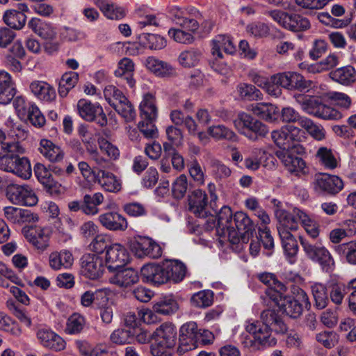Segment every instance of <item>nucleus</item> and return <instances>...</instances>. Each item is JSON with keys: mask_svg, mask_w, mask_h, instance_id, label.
<instances>
[{"mask_svg": "<svg viewBox=\"0 0 356 356\" xmlns=\"http://www.w3.org/2000/svg\"><path fill=\"white\" fill-rule=\"evenodd\" d=\"M213 227L220 235L227 234L233 244L241 240L246 243L255 231L254 223L246 213L236 211L233 214L230 207L227 206L220 210Z\"/></svg>", "mask_w": 356, "mask_h": 356, "instance_id": "1", "label": "nucleus"}, {"mask_svg": "<svg viewBox=\"0 0 356 356\" xmlns=\"http://www.w3.org/2000/svg\"><path fill=\"white\" fill-rule=\"evenodd\" d=\"M233 123L238 133L251 140L264 137L268 132L264 124L245 112L239 113Z\"/></svg>", "mask_w": 356, "mask_h": 356, "instance_id": "2", "label": "nucleus"}, {"mask_svg": "<svg viewBox=\"0 0 356 356\" xmlns=\"http://www.w3.org/2000/svg\"><path fill=\"white\" fill-rule=\"evenodd\" d=\"M265 14L278 25L291 31H302L310 28L309 19L299 14L289 13L279 9L268 10Z\"/></svg>", "mask_w": 356, "mask_h": 356, "instance_id": "3", "label": "nucleus"}, {"mask_svg": "<svg viewBox=\"0 0 356 356\" xmlns=\"http://www.w3.org/2000/svg\"><path fill=\"white\" fill-rule=\"evenodd\" d=\"M300 244L308 259L318 263L323 270L331 272L335 267V261L330 251L321 244H312L300 236Z\"/></svg>", "mask_w": 356, "mask_h": 356, "instance_id": "4", "label": "nucleus"}, {"mask_svg": "<svg viewBox=\"0 0 356 356\" xmlns=\"http://www.w3.org/2000/svg\"><path fill=\"white\" fill-rule=\"evenodd\" d=\"M277 229L284 254L290 264H294L298 252V244L292 234L299 229L295 221L288 222L282 225H277Z\"/></svg>", "mask_w": 356, "mask_h": 356, "instance_id": "5", "label": "nucleus"}, {"mask_svg": "<svg viewBox=\"0 0 356 356\" xmlns=\"http://www.w3.org/2000/svg\"><path fill=\"white\" fill-rule=\"evenodd\" d=\"M6 196L12 204L15 205L33 207L38 202L35 191L26 184H8L6 188Z\"/></svg>", "mask_w": 356, "mask_h": 356, "instance_id": "6", "label": "nucleus"}, {"mask_svg": "<svg viewBox=\"0 0 356 356\" xmlns=\"http://www.w3.org/2000/svg\"><path fill=\"white\" fill-rule=\"evenodd\" d=\"M266 297L276 305L283 313L291 318H298L302 312V305L290 296H282L277 290L269 289L266 292Z\"/></svg>", "mask_w": 356, "mask_h": 356, "instance_id": "7", "label": "nucleus"}, {"mask_svg": "<svg viewBox=\"0 0 356 356\" xmlns=\"http://www.w3.org/2000/svg\"><path fill=\"white\" fill-rule=\"evenodd\" d=\"M104 269L105 262L97 254H86L81 259V274L88 279L95 280L100 278Z\"/></svg>", "mask_w": 356, "mask_h": 356, "instance_id": "8", "label": "nucleus"}, {"mask_svg": "<svg viewBox=\"0 0 356 356\" xmlns=\"http://www.w3.org/2000/svg\"><path fill=\"white\" fill-rule=\"evenodd\" d=\"M312 186L314 190L318 193L335 195L343 188V182L337 175L324 173L315 176Z\"/></svg>", "mask_w": 356, "mask_h": 356, "instance_id": "9", "label": "nucleus"}, {"mask_svg": "<svg viewBox=\"0 0 356 356\" xmlns=\"http://www.w3.org/2000/svg\"><path fill=\"white\" fill-rule=\"evenodd\" d=\"M131 250L137 257L159 258L162 254L160 245L148 237H140L131 245Z\"/></svg>", "mask_w": 356, "mask_h": 356, "instance_id": "10", "label": "nucleus"}, {"mask_svg": "<svg viewBox=\"0 0 356 356\" xmlns=\"http://www.w3.org/2000/svg\"><path fill=\"white\" fill-rule=\"evenodd\" d=\"M129 261V254L124 246L120 243H113L106 250L105 261L109 271L121 268Z\"/></svg>", "mask_w": 356, "mask_h": 356, "instance_id": "11", "label": "nucleus"}, {"mask_svg": "<svg viewBox=\"0 0 356 356\" xmlns=\"http://www.w3.org/2000/svg\"><path fill=\"white\" fill-rule=\"evenodd\" d=\"M36 338L42 347L49 350L61 351L66 347L65 341L48 327L39 328L36 331Z\"/></svg>", "mask_w": 356, "mask_h": 356, "instance_id": "12", "label": "nucleus"}, {"mask_svg": "<svg viewBox=\"0 0 356 356\" xmlns=\"http://www.w3.org/2000/svg\"><path fill=\"white\" fill-rule=\"evenodd\" d=\"M145 65L148 71L159 78L170 79L177 76V70L174 66L154 56L147 57L145 60Z\"/></svg>", "mask_w": 356, "mask_h": 356, "instance_id": "13", "label": "nucleus"}, {"mask_svg": "<svg viewBox=\"0 0 356 356\" xmlns=\"http://www.w3.org/2000/svg\"><path fill=\"white\" fill-rule=\"evenodd\" d=\"M245 330L248 333L252 334L254 340L261 345L273 346L276 343L275 339L271 337L272 329L258 321H248Z\"/></svg>", "mask_w": 356, "mask_h": 356, "instance_id": "14", "label": "nucleus"}, {"mask_svg": "<svg viewBox=\"0 0 356 356\" xmlns=\"http://www.w3.org/2000/svg\"><path fill=\"white\" fill-rule=\"evenodd\" d=\"M1 170L12 172L19 177L28 179L31 177L32 170L30 161L26 157H19L18 154L6 163L1 164Z\"/></svg>", "mask_w": 356, "mask_h": 356, "instance_id": "15", "label": "nucleus"}, {"mask_svg": "<svg viewBox=\"0 0 356 356\" xmlns=\"http://www.w3.org/2000/svg\"><path fill=\"white\" fill-rule=\"evenodd\" d=\"M297 225L300 222L307 234L312 238L319 235V227L312 216L304 209L294 207L291 211V216Z\"/></svg>", "mask_w": 356, "mask_h": 356, "instance_id": "16", "label": "nucleus"}, {"mask_svg": "<svg viewBox=\"0 0 356 356\" xmlns=\"http://www.w3.org/2000/svg\"><path fill=\"white\" fill-rule=\"evenodd\" d=\"M27 241L38 250L43 252L49 245L50 231L48 228L35 227L23 229Z\"/></svg>", "mask_w": 356, "mask_h": 356, "instance_id": "17", "label": "nucleus"}, {"mask_svg": "<svg viewBox=\"0 0 356 356\" xmlns=\"http://www.w3.org/2000/svg\"><path fill=\"white\" fill-rule=\"evenodd\" d=\"M282 88L288 90H298L299 91H308L312 87V81L305 79L302 75L295 72H286L280 73Z\"/></svg>", "mask_w": 356, "mask_h": 356, "instance_id": "18", "label": "nucleus"}, {"mask_svg": "<svg viewBox=\"0 0 356 356\" xmlns=\"http://www.w3.org/2000/svg\"><path fill=\"white\" fill-rule=\"evenodd\" d=\"M142 277L156 285L165 284L168 281L165 262L161 264H149L144 265L140 270Z\"/></svg>", "mask_w": 356, "mask_h": 356, "instance_id": "19", "label": "nucleus"}, {"mask_svg": "<svg viewBox=\"0 0 356 356\" xmlns=\"http://www.w3.org/2000/svg\"><path fill=\"white\" fill-rule=\"evenodd\" d=\"M3 211L4 217L13 224L21 225L26 222H37L39 219L38 215L28 209L8 206Z\"/></svg>", "mask_w": 356, "mask_h": 356, "instance_id": "20", "label": "nucleus"}, {"mask_svg": "<svg viewBox=\"0 0 356 356\" xmlns=\"http://www.w3.org/2000/svg\"><path fill=\"white\" fill-rule=\"evenodd\" d=\"M290 152L277 151L276 155L289 172L296 175L305 174L307 172V168L304 160L300 157L293 156Z\"/></svg>", "mask_w": 356, "mask_h": 356, "instance_id": "21", "label": "nucleus"}, {"mask_svg": "<svg viewBox=\"0 0 356 356\" xmlns=\"http://www.w3.org/2000/svg\"><path fill=\"white\" fill-rule=\"evenodd\" d=\"M101 225L110 231H124L128 227L127 219L120 213L108 211L99 216Z\"/></svg>", "mask_w": 356, "mask_h": 356, "instance_id": "22", "label": "nucleus"}, {"mask_svg": "<svg viewBox=\"0 0 356 356\" xmlns=\"http://www.w3.org/2000/svg\"><path fill=\"white\" fill-rule=\"evenodd\" d=\"M211 54L216 59L222 58V51L228 54H232L236 51L230 36L227 35H218L211 42Z\"/></svg>", "mask_w": 356, "mask_h": 356, "instance_id": "23", "label": "nucleus"}, {"mask_svg": "<svg viewBox=\"0 0 356 356\" xmlns=\"http://www.w3.org/2000/svg\"><path fill=\"white\" fill-rule=\"evenodd\" d=\"M108 278V281L119 287L127 288L138 281V273L132 268H118Z\"/></svg>", "mask_w": 356, "mask_h": 356, "instance_id": "24", "label": "nucleus"}, {"mask_svg": "<svg viewBox=\"0 0 356 356\" xmlns=\"http://www.w3.org/2000/svg\"><path fill=\"white\" fill-rule=\"evenodd\" d=\"M28 27L44 40H52L57 34L56 28L50 23L33 17L28 22Z\"/></svg>", "mask_w": 356, "mask_h": 356, "instance_id": "25", "label": "nucleus"}, {"mask_svg": "<svg viewBox=\"0 0 356 356\" xmlns=\"http://www.w3.org/2000/svg\"><path fill=\"white\" fill-rule=\"evenodd\" d=\"M95 181L108 192L118 193L121 189L120 181L113 173L104 170L97 172Z\"/></svg>", "mask_w": 356, "mask_h": 356, "instance_id": "26", "label": "nucleus"}, {"mask_svg": "<svg viewBox=\"0 0 356 356\" xmlns=\"http://www.w3.org/2000/svg\"><path fill=\"white\" fill-rule=\"evenodd\" d=\"M73 262L72 254L67 250L52 252L49 256V265L55 270H60L63 268H68L72 266Z\"/></svg>", "mask_w": 356, "mask_h": 356, "instance_id": "27", "label": "nucleus"}, {"mask_svg": "<svg viewBox=\"0 0 356 356\" xmlns=\"http://www.w3.org/2000/svg\"><path fill=\"white\" fill-rule=\"evenodd\" d=\"M38 149L41 154L51 162H59L64 158L63 149L47 139L40 140Z\"/></svg>", "mask_w": 356, "mask_h": 356, "instance_id": "28", "label": "nucleus"}, {"mask_svg": "<svg viewBox=\"0 0 356 356\" xmlns=\"http://www.w3.org/2000/svg\"><path fill=\"white\" fill-rule=\"evenodd\" d=\"M150 353L152 356H172L177 341L151 338Z\"/></svg>", "mask_w": 356, "mask_h": 356, "instance_id": "29", "label": "nucleus"}, {"mask_svg": "<svg viewBox=\"0 0 356 356\" xmlns=\"http://www.w3.org/2000/svg\"><path fill=\"white\" fill-rule=\"evenodd\" d=\"M76 110L79 116L83 120L94 121L98 113H102V106L97 104H92L86 99H81L76 104Z\"/></svg>", "mask_w": 356, "mask_h": 356, "instance_id": "30", "label": "nucleus"}, {"mask_svg": "<svg viewBox=\"0 0 356 356\" xmlns=\"http://www.w3.org/2000/svg\"><path fill=\"white\" fill-rule=\"evenodd\" d=\"M30 90L37 98L44 102H51L56 98L55 90L44 81H33L30 84Z\"/></svg>", "mask_w": 356, "mask_h": 356, "instance_id": "31", "label": "nucleus"}, {"mask_svg": "<svg viewBox=\"0 0 356 356\" xmlns=\"http://www.w3.org/2000/svg\"><path fill=\"white\" fill-rule=\"evenodd\" d=\"M190 210L198 217L207 215V196L204 191L195 190L190 198Z\"/></svg>", "mask_w": 356, "mask_h": 356, "instance_id": "32", "label": "nucleus"}, {"mask_svg": "<svg viewBox=\"0 0 356 356\" xmlns=\"http://www.w3.org/2000/svg\"><path fill=\"white\" fill-rule=\"evenodd\" d=\"M170 13L175 23L188 31H195L198 29L199 24L197 20L188 16V13L179 8L176 6L172 8Z\"/></svg>", "mask_w": 356, "mask_h": 356, "instance_id": "33", "label": "nucleus"}, {"mask_svg": "<svg viewBox=\"0 0 356 356\" xmlns=\"http://www.w3.org/2000/svg\"><path fill=\"white\" fill-rule=\"evenodd\" d=\"M85 145L87 153L88 154L91 161H94L98 166L101 168L105 167L108 161L99 152L96 145L95 138L93 134L90 133L87 136L81 139Z\"/></svg>", "mask_w": 356, "mask_h": 356, "instance_id": "34", "label": "nucleus"}, {"mask_svg": "<svg viewBox=\"0 0 356 356\" xmlns=\"http://www.w3.org/2000/svg\"><path fill=\"white\" fill-rule=\"evenodd\" d=\"M165 264L169 282L178 283L184 280L186 273V267L182 262L172 260L165 261Z\"/></svg>", "mask_w": 356, "mask_h": 356, "instance_id": "35", "label": "nucleus"}, {"mask_svg": "<svg viewBox=\"0 0 356 356\" xmlns=\"http://www.w3.org/2000/svg\"><path fill=\"white\" fill-rule=\"evenodd\" d=\"M139 108L141 117L146 120L154 121L157 118L155 98L152 94L147 93L144 95Z\"/></svg>", "mask_w": 356, "mask_h": 356, "instance_id": "36", "label": "nucleus"}, {"mask_svg": "<svg viewBox=\"0 0 356 356\" xmlns=\"http://www.w3.org/2000/svg\"><path fill=\"white\" fill-rule=\"evenodd\" d=\"M134 71V64L133 61L128 58L121 59L118 65L117 69L115 70V75L118 77H123L130 88H133L135 85V81L133 79V73Z\"/></svg>", "mask_w": 356, "mask_h": 356, "instance_id": "37", "label": "nucleus"}, {"mask_svg": "<svg viewBox=\"0 0 356 356\" xmlns=\"http://www.w3.org/2000/svg\"><path fill=\"white\" fill-rule=\"evenodd\" d=\"M262 324L279 332L286 330V325L274 309H266L261 314Z\"/></svg>", "mask_w": 356, "mask_h": 356, "instance_id": "38", "label": "nucleus"}, {"mask_svg": "<svg viewBox=\"0 0 356 356\" xmlns=\"http://www.w3.org/2000/svg\"><path fill=\"white\" fill-rule=\"evenodd\" d=\"M330 76L334 81L348 86L356 81V71L353 67L347 65L332 72Z\"/></svg>", "mask_w": 356, "mask_h": 356, "instance_id": "39", "label": "nucleus"}, {"mask_svg": "<svg viewBox=\"0 0 356 356\" xmlns=\"http://www.w3.org/2000/svg\"><path fill=\"white\" fill-rule=\"evenodd\" d=\"M310 289L316 307L319 309H324L329 302L327 289L325 285L320 282H311Z\"/></svg>", "mask_w": 356, "mask_h": 356, "instance_id": "40", "label": "nucleus"}, {"mask_svg": "<svg viewBox=\"0 0 356 356\" xmlns=\"http://www.w3.org/2000/svg\"><path fill=\"white\" fill-rule=\"evenodd\" d=\"M104 197L100 192L93 195L86 194L83 196L82 211L87 215H95L99 213L97 206L103 203Z\"/></svg>", "mask_w": 356, "mask_h": 356, "instance_id": "41", "label": "nucleus"}, {"mask_svg": "<svg viewBox=\"0 0 356 356\" xmlns=\"http://www.w3.org/2000/svg\"><path fill=\"white\" fill-rule=\"evenodd\" d=\"M334 250L350 265H356V240L339 244Z\"/></svg>", "mask_w": 356, "mask_h": 356, "instance_id": "42", "label": "nucleus"}, {"mask_svg": "<svg viewBox=\"0 0 356 356\" xmlns=\"http://www.w3.org/2000/svg\"><path fill=\"white\" fill-rule=\"evenodd\" d=\"M158 314L170 315L175 313L179 308L177 301L171 296H164L156 301L153 307Z\"/></svg>", "mask_w": 356, "mask_h": 356, "instance_id": "43", "label": "nucleus"}, {"mask_svg": "<svg viewBox=\"0 0 356 356\" xmlns=\"http://www.w3.org/2000/svg\"><path fill=\"white\" fill-rule=\"evenodd\" d=\"M316 158L325 168L333 170L338 165V161L332 150L326 147H321L316 153Z\"/></svg>", "mask_w": 356, "mask_h": 356, "instance_id": "44", "label": "nucleus"}, {"mask_svg": "<svg viewBox=\"0 0 356 356\" xmlns=\"http://www.w3.org/2000/svg\"><path fill=\"white\" fill-rule=\"evenodd\" d=\"M26 19V15L17 13L14 9L6 10L3 15L4 23L9 27L16 30H20L25 26Z\"/></svg>", "mask_w": 356, "mask_h": 356, "instance_id": "45", "label": "nucleus"}, {"mask_svg": "<svg viewBox=\"0 0 356 356\" xmlns=\"http://www.w3.org/2000/svg\"><path fill=\"white\" fill-rule=\"evenodd\" d=\"M151 338L177 341L176 326L170 322L163 323L151 334Z\"/></svg>", "mask_w": 356, "mask_h": 356, "instance_id": "46", "label": "nucleus"}, {"mask_svg": "<svg viewBox=\"0 0 356 356\" xmlns=\"http://www.w3.org/2000/svg\"><path fill=\"white\" fill-rule=\"evenodd\" d=\"M296 102L300 106L302 111L309 115H314L321 104L318 97H311L305 95H297L294 96Z\"/></svg>", "mask_w": 356, "mask_h": 356, "instance_id": "47", "label": "nucleus"}, {"mask_svg": "<svg viewBox=\"0 0 356 356\" xmlns=\"http://www.w3.org/2000/svg\"><path fill=\"white\" fill-rule=\"evenodd\" d=\"M79 74L75 72H69L65 73L60 79L58 85V93L62 97L67 95L78 83Z\"/></svg>", "mask_w": 356, "mask_h": 356, "instance_id": "48", "label": "nucleus"}, {"mask_svg": "<svg viewBox=\"0 0 356 356\" xmlns=\"http://www.w3.org/2000/svg\"><path fill=\"white\" fill-rule=\"evenodd\" d=\"M208 134L216 140H236V134L229 128L223 124L209 126L207 128Z\"/></svg>", "mask_w": 356, "mask_h": 356, "instance_id": "49", "label": "nucleus"}, {"mask_svg": "<svg viewBox=\"0 0 356 356\" xmlns=\"http://www.w3.org/2000/svg\"><path fill=\"white\" fill-rule=\"evenodd\" d=\"M290 145H293V151L298 154L304 152V148L299 144L304 138V131L293 125H286Z\"/></svg>", "mask_w": 356, "mask_h": 356, "instance_id": "50", "label": "nucleus"}, {"mask_svg": "<svg viewBox=\"0 0 356 356\" xmlns=\"http://www.w3.org/2000/svg\"><path fill=\"white\" fill-rule=\"evenodd\" d=\"M288 134L286 126L271 133V138L277 146L281 149L280 151H293V146L289 143Z\"/></svg>", "mask_w": 356, "mask_h": 356, "instance_id": "51", "label": "nucleus"}, {"mask_svg": "<svg viewBox=\"0 0 356 356\" xmlns=\"http://www.w3.org/2000/svg\"><path fill=\"white\" fill-rule=\"evenodd\" d=\"M236 91L239 97L243 99L257 101L262 99V94L253 85L241 83L237 86Z\"/></svg>", "mask_w": 356, "mask_h": 356, "instance_id": "52", "label": "nucleus"}, {"mask_svg": "<svg viewBox=\"0 0 356 356\" xmlns=\"http://www.w3.org/2000/svg\"><path fill=\"white\" fill-rule=\"evenodd\" d=\"M108 291L106 289H102L96 290L92 292L91 291H87L81 296V305L86 307H89L97 300H104L106 301Z\"/></svg>", "mask_w": 356, "mask_h": 356, "instance_id": "53", "label": "nucleus"}, {"mask_svg": "<svg viewBox=\"0 0 356 356\" xmlns=\"http://www.w3.org/2000/svg\"><path fill=\"white\" fill-rule=\"evenodd\" d=\"M213 301V293L211 290H202L194 293L191 302L196 307L205 308L211 306Z\"/></svg>", "mask_w": 356, "mask_h": 356, "instance_id": "54", "label": "nucleus"}, {"mask_svg": "<svg viewBox=\"0 0 356 356\" xmlns=\"http://www.w3.org/2000/svg\"><path fill=\"white\" fill-rule=\"evenodd\" d=\"M201 58V53L195 49H190L182 51L178 58L179 64L184 67L196 66Z\"/></svg>", "mask_w": 356, "mask_h": 356, "instance_id": "55", "label": "nucleus"}, {"mask_svg": "<svg viewBox=\"0 0 356 356\" xmlns=\"http://www.w3.org/2000/svg\"><path fill=\"white\" fill-rule=\"evenodd\" d=\"M113 108L120 114L127 122L133 121L136 113L133 105L125 97V100H121L117 102Z\"/></svg>", "mask_w": 356, "mask_h": 356, "instance_id": "56", "label": "nucleus"}, {"mask_svg": "<svg viewBox=\"0 0 356 356\" xmlns=\"http://www.w3.org/2000/svg\"><path fill=\"white\" fill-rule=\"evenodd\" d=\"M271 204L273 207V212L275 219L277 221V225H282L294 221L291 216V212H289L282 207V202L277 199H273Z\"/></svg>", "mask_w": 356, "mask_h": 356, "instance_id": "57", "label": "nucleus"}, {"mask_svg": "<svg viewBox=\"0 0 356 356\" xmlns=\"http://www.w3.org/2000/svg\"><path fill=\"white\" fill-rule=\"evenodd\" d=\"M271 204L273 207V212L275 219L277 221V225H282L294 221L291 216V212H289L282 207V202L277 199H273Z\"/></svg>", "mask_w": 356, "mask_h": 356, "instance_id": "58", "label": "nucleus"}, {"mask_svg": "<svg viewBox=\"0 0 356 356\" xmlns=\"http://www.w3.org/2000/svg\"><path fill=\"white\" fill-rule=\"evenodd\" d=\"M301 127L305 129L311 136L317 140H322L325 138V131L323 127L315 124L312 120L307 118L302 120Z\"/></svg>", "mask_w": 356, "mask_h": 356, "instance_id": "59", "label": "nucleus"}, {"mask_svg": "<svg viewBox=\"0 0 356 356\" xmlns=\"http://www.w3.org/2000/svg\"><path fill=\"white\" fill-rule=\"evenodd\" d=\"M110 339L118 345L131 343L134 340V333L131 329L118 328L111 333Z\"/></svg>", "mask_w": 356, "mask_h": 356, "instance_id": "60", "label": "nucleus"}, {"mask_svg": "<svg viewBox=\"0 0 356 356\" xmlns=\"http://www.w3.org/2000/svg\"><path fill=\"white\" fill-rule=\"evenodd\" d=\"M85 324V318L79 314L74 313L67 319L66 332L70 334L79 333L83 329Z\"/></svg>", "mask_w": 356, "mask_h": 356, "instance_id": "61", "label": "nucleus"}, {"mask_svg": "<svg viewBox=\"0 0 356 356\" xmlns=\"http://www.w3.org/2000/svg\"><path fill=\"white\" fill-rule=\"evenodd\" d=\"M281 77L280 73L271 76L267 80L263 89L270 95L275 97H279L282 94L280 87H282V83H280Z\"/></svg>", "mask_w": 356, "mask_h": 356, "instance_id": "62", "label": "nucleus"}, {"mask_svg": "<svg viewBox=\"0 0 356 356\" xmlns=\"http://www.w3.org/2000/svg\"><path fill=\"white\" fill-rule=\"evenodd\" d=\"M188 189V180L185 175H179L172 184V195L176 199L182 198Z\"/></svg>", "mask_w": 356, "mask_h": 356, "instance_id": "63", "label": "nucleus"}, {"mask_svg": "<svg viewBox=\"0 0 356 356\" xmlns=\"http://www.w3.org/2000/svg\"><path fill=\"white\" fill-rule=\"evenodd\" d=\"M104 95L107 102L114 107L118 102L125 100V96L116 87L109 85L105 87Z\"/></svg>", "mask_w": 356, "mask_h": 356, "instance_id": "64", "label": "nucleus"}]
</instances>
